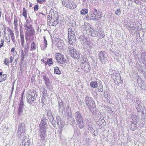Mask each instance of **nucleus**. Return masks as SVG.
<instances>
[{
    "label": "nucleus",
    "mask_w": 146,
    "mask_h": 146,
    "mask_svg": "<svg viewBox=\"0 0 146 146\" xmlns=\"http://www.w3.org/2000/svg\"><path fill=\"white\" fill-rule=\"evenodd\" d=\"M86 106L91 111H92V109H95L96 105L92 99L91 98L88 96H86L85 99Z\"/></svg>",
    "instance_id": "obj_1"
},
{
    "label": "nucleus",
    "mask_w": 146,
    "mask_h": 146,
    "mask_svg": "<svg viewBox=\"0 0 146 146\" xmlns=\"http://www.w3.org/2000/svg\"><path fill=\"white\" fill-rule=\"evenodd\" d=\"M68 39L69 42L70 44H72L75 43L76 41V38L74 32L71 28H69L68 30Z\"/></svg>",
    "instance_id": "obj_2"
},
{
    "label": "nucleus",
    "mask_w": 146,
    "mask_h": 146,
    "mask_svg": "<svg viewBox=\"0 0 146 146\" xmlns=\"http://www.w3.org/2000/svg\"><path fill=\"white\" fill-rule=\"evenodd\" d=\"M62 4L64 6L70 9H73L76 6L75 4L71 0H62Z\"/></svg>",
    "instance_id": "obj_3"
},
{
    "label": "nucleus",
    "mask_w": 146,
    "mask_h": 146,
    "mask_svg": "<svg viewBox=\"0 0 146 146\" xmlns=\"http://www.w3.org/2000/svg\"><path fill=\"white\" fill-rule=\"evenodd\" d=\"M69 49V53L70 56L73 58L78 59L80 57V55L78 52L76 50L73 48L69 46L68 47Z\"/></svg>",
    "instance_id": "obj_4"
},
{
    "label": "nucleus",
    "mask_w": 146,
    "mask_h": 146,
    "mask_svg": "<svg viewBox=\"0 0 146 146\" xmlns=\"http://www.w3.org/2000/svg\"><path fill=\"white\" fill-rule=\"evenodd\" d=\"M46 120V117L43 116L41 119V122L39 124V131H46L47 126Z\"/></svg>",
    "instance_id": "obj_5"
},
{
    "label": "nucleus",
    "mask_w": 146,
    "mask_h": 146,
    "mask_svg": "<svg viewBox=\"0 0 146 146\" xmlns=\"http://www.w3.org/2000/svg\"><path fill=\"white\" fill-rule=\"evenodd\" d=\"M24 27H25V29L26 30H34L32 27L31 19H30V20H26V21L24 24Z\"/></svg>",
    "instance_id": "obj_6"
},
{
    "label": "nucleus",
    "mask_w": 146,
    "mask_h": 146,
    "mask_svg": "<svg viewBox=\"0 0 146 146\" xmlns=\"http://www.w3.org/2000/svg\"><path fill=\"white\" fill-rule=\"evenodd\" d=\"M34 32V30H26L25 31L26 41H29V40L30 38L33 36Z\"/></svg>",
    "instance_id": "obj_7"
},
{
    "label": "nucleus",
    "mask_w": 146,
    "mask_h": 146,
    "mask_svg": "<svg viewBox=\"0 0 146 146\" xmlns=\"http://www.w3.org/2000/svg\"><path fill=\"white\" fill-rule=\"evenodd\" d=\"M91 25L90 24L87 23H84L83 25H82V28L84 31H86V33L88 34L90 30H92V29L91 28Z\"/></svg>",
    "instance_id": "obj_8"
},
{
    "label": "nucleus",
    "mask_w": 146,
    "mask_h": 146,
    "mask_svg": "<svg viewBox=\"0 0 146 146\" xmlns=\"http://www.w3.org/2000/svg\"><path fill=\"white\" fill-rule=\"evenodd\" d=\"M98 56L100 61L102 63L107 56V54L105 51L99 52Z\"/></svg>",
    "instance_id": "obj_9"
},
{
    "label": "nucleus",
    "mask_w": 146,
    "mask_h": 146,
    "mask_svg": "<svg viewBox=\"0 0 146 146\" xmlns=\"http://www.w3.org/2000/svg\"><path fill=\"white\" fill-rule=\"evenodd\" d=\"M74 118L76 122L83 120V117L80 111H77L74 113Z\"/></svg>",
    "instance_id": "obj_10"
},
{
    "label": "nucleus",
    "mask_w": 146,
    "mask_h": 146,
    "mask_svg": "<svg viewBox=\"0 0 146 146\" xmlns=\"http://www.w3.org/2000/svg\"><path fill=\"white\" fill-rule=\"evenodd\" d=\"M25 105L23 103V101L22 98L21 99L20 101L19 106L18 108V114H20V113H22L23 111V108H24Z\"/></svg>",
    "instance_id": "obj_11"
},
{
    "label": "nucleus",
    "mask_w": 146,
    "mask_h": 146,
    "mask_svg": "<svg viewBox=\"0 0 146 146\" xmlns=\"http://www.w3.org/2000/svg\"><path fill=\"white\" fill-rule=\"evenodd\" d=\"M46 131H39V135L41 141H44L46 140Z\"/></svg>",
    "instance_id": "obj_12"
},
{
    "label": "nucleus",
    "mask_w": 146,
    "mask_h": 146,
    "mask_svg": "<svg viewBox=\"0 0 146 146\" xmlns=\"http://www.w3.org/2000/svg\"><path fill=\"white\" fill-rule=\"evenodd\" d=\"M29 41H26V43L25 45L24 44V46H22L23 47H24V52L25 54H27L28 52L29 49V44L30 42H29Z\"/></svg>",
    "instance_id": "obj_13"
},
{
    "label": "nucleus",
    "mask_w": 146,
    "mask_h": 146,
    "mask_svg": "<svg viewBox=\"0 0 146 146\" xmlns=\"http://www.w3.org/2000/svg\"><path fill=\"white\" fill-rule=\"evenodd\" d=\"M56 123L57 124L58 126L60 127H62L63 124L62 123V120L60 117L58 116H57L56 117Z\"/></svg>",
    "instance_id": "obj_14"
},
{
    "label": "nucleus",
    "mask_w": 146,
    "mask_h": 146,
    "mask_svg": "<svg viewBox=\"0 0 146 146\" xmlns=\"http://www.w3.org/2000/svg\"><path fill=\"white\" fill-rule=\"evenodd\" d=\"M136 78L137 79V83L139 84L140 83H142L141 87L143 89H146V84L145 83L143 84L142 82L143 80H141V78L139 77V76H136Z\"/></svg>",
    "instance_id": "obj_15"
},
{
    "label": "nucleus",
    "mask_w": 146,
    "mask_h": 146,
    "mask_svg": "<svg viewBox=\"0 0 146 146\" xmlns=\"http://www.w3.org/2000/svg\"><path fill=\"white\" fill-rule=\"evenodd\" d=\"M93 15L97 17L98 18H100L102 16V14L101 12L100 11H98L95 9H94V11L93 12Z\"/></svg>",
    "instance_id": "obj_16"
},
{
    "label": "nucleus",
    "mask_w": 146,
    "mask_h": 146,
    "mask_svg": "<svg viewBox=\"0 0 146 146\" xmlns=\"http://www.w3.org/2000/svg\"><path fill=\"white\" fill-rule=\"evenodd\" d=\"M90 65L88 63L86 62L82 64V68L85 71L88 72L90 70H89Z\"/></svg>",
    "instance_id": "obj_17"
},
{
    "label": "nucleus",
    "mask_w": 146,
    "mask_h": 146,
    "mask_svg": "<svg viewBox=\"0 0 146 146\" xmlns=\"http://www.w3.org/2000/svg\"><path fill=\"white\" fill-rule=\"evenodd\" d=\"M140 103V101L139 100H136L135 106L138 112L140 111L142 108Z\"/></svg>",
    "instance_id": "obj_18"
},
{
    "label": "nucleus",
    "mask_w": 146,
    "mask_h": 146,
    "mask_svg": "<svg viewBox=\"0 0 146 146\" xmlns=\"http://www.w3.org/2000/svg\"><path fill=\"white\" fill-rule=\"evenodd\" d=\"M90 31L88 35H91L93 37L96 36L98 35V33L99 32L98 31L95 30L94 31L93 29L92 30H90Z\"/></svg>",
    "instance_id": "obj_19"
},
{
    "label": "nucleus",
    "mask_w": 146,
    "mask_h": 146,
    "mask_svg": "<svg viewBox=\"0 0 146 146\" xmlns=\"http://www.w3.org/2000/svg\"><path fill=\"white\" fill-rule=\"evenodd\" d=\"M32 96L30 94H27V101L28 103H29L30 105L33 106V105L31 102V100L32 99Z\"/></svg>",
    "instance_id": "obj_20"
},
{
    "label": "nucleus",
    "mask_w": 146,
    "mask_h": 146,
    "mask_svg": "<svg viewBox=\"0 0 146 146\" xmlns=\"http://www.w3.org/2000/svg\"><path fill=\"white\" fill-rule=\"evenodd\" d=\"M90 85L91 87L93 88H96L98 86V83L96 81H94L91 82Z\"/></svg>",
    "instance_id": "obj_21"
},
{
    "label": "nucleus",
    "mask_w": 146,
    "mask_h": 146,
    "mask_svg": "<svg viewBox=\"0 0 146 146\" xmlns=\"http://www.w3.org/2000/svg\"><path fill=\"white\" fill-rule=\"evenodd\" d=\"M76 122L78 125L79 126L80 129H82L84 128V126L85 124L83 120Z\"/></svg>",
    "instance_id": "obj_22"
},
{
    "label": "nucleus",
    "mask_w": 146,
    "mask_h": 146,
    "mask_svg": "<svg viewBox=\"0 0 146 146\" xmlns=\"http://www.w3.org/2000/svg\"><path fill=\"white\" fill-rule=\"evenodd\" d=\"M43 79L45 81V84L48 87V86L50 84L49 79V78L46 76L44 75L43 76Z\"/></svg>",
    "instance_id": "obj_23"
},
{
    "label": "nucleus",
    "mask_w": 146,
    "mask_h": 146,
    "mask_svg": "<svg viewBox=\"0 0 146 146\" xmlns=\"http://www.w3.org/2000/svg\"><path fill=\"white\" fill-rule=\"evenodd\" d=\"M58 47L61 49L63 48V46L64 44V41L62 40H60L58 41L57 43Z\"/></svg>",
    "instance_id": "obj_24"
},
{
    "label": "nucleus",
    "mask_w": 146,
    "mask_h": 146,
    "mask_svg": "<svg viewBox=\"0 0 146 146\" xmlns=\"http://www.w3.org/2000/svg\"><path fill=\"white\" fill-rule=\"evenodd\" d=\"M47 113L48 117L49 120L52 119L53 118L52 113L50 110H47Z\"/></svg>",
    "instance_id": "obj_25"
},
{
    "label": "nucleus",
    "mask_w": 146,
    "mask_h": 146,
    "mask_svg": "<svg viewBox=\"0 0 146 146\" xmlns=\"http://www.w3.org/2000/svg\"><path fill=\"white\" fill-rule=\"evenodd\" d=\"M88 126L89 129L92 132H94L95 130L93 128L92 123L90 121L88 122Z\"/></svg>",
    "instance_id": "obj_26"
},
{
    "label": "nucleus",
    "mask_w": 146,
    "mask_h": 146,
    "mask_svg": "<svg viewBox=\"0 0 146 146\" xmlns=\"http://www.w3.org/2000/svg\"><path fill=\"white\" fill-rule=\"evenodd\" d=\"M44 46L43 47L41 48V49L43 50H44L45 48L47 47V41L46 40V38L45 36H44Z\"/></svg>",
    "instance_id": "obj_27"
},
{
    "label": "nucleus",
    "mask_w": 146,
    "mask_h": 146,
    "mask_svg": "<svg viewBox=\"0 0 146 146\" xmlns=\"http://www.w3.org/2000/svg\"><path fill=\"white\" fill-rule=\"evenodd\" d=\"M66 61V60L64 58V56L62 55V57H61V58L59 60L58 62L59 63L62 64H63Z\"/></svg>",
    "instance_id": "obj_28"
},
{
    "label": "nucleus",
    "mask_w": 146,
    "mask_h": 146,
    "mask_svg": "<svg viewBox=\"0 0 146 146\" xmlns=\"http://www.w3.org/2000/svg\"><path fill=\"white\" fill-rule=\"evenodd\" d=\"M36 46L35 42H32L31 44V48L30 50L32 51H34L36 49Z\"/></svg>",
    "instance_id": "obj_29"
},
{
    "label": "nucleus",
    "mask_w": 146,
    "mask_h": 146,
    "mask_svg": "<svg viewBox=\"0 0 146 146\" xmlns=\"http://www.w3.org/2000/svg\"><path fill=\"white\" fill-rule=\"evenodd\" d=\"M50 121L52 125H53V126L55 128L56 127V121L54 120V117L52 119H50V120H49Z\"/></svg>",
    "instance_id": "obj_30"
},
{
    "label": "nucleus",
    "mask_w": 146,
    "mask_h": 146,
    "mask_svg": "<svg viewBox=\"0 0 146 146\" xmlns=\"http://www.w3.org/2000/svg\"><path fill=\"white\" fill-rule=\"evenodd\" d=\"M54 72L55 73L57 74H60L61 73V72L59 68L57 66L54 67Z\"/></svg>",
    "instance_id": "obj_31"
},
{
    "label": "nucleus",
    "mask_w": 146,
    "mask_h": 146,
    "mask_svg": "<svg viewBox=\"0 0 146 146\" xmlns=\"http://www.w3.org/2000/svg\"><path fill=\"white\" fill-rule=\"evenodd\" d=\"M46 92L47 91L46 90H45L44 88H43L42 89V99H43V98H44L45 97L46 95Z\"/></svg>",
    "instance_id": "obj_32"
},
{
    "label": "nucleus",
    "mask_w": 146,
    "mask_h": 146,
    "mask_svg": "<svg viewBox=\"0 0 146 146\" xmlns=\"http://www.w3.org/2000/svg\"><path fill=\"white\" fill-rule=\"evenodd\" d=\"M56 15L57 17V19L56 20H55L54 21L52 22V25L53 26H56V25L58 23V14H56Z\"/></svg>",
    "instance_id": "obj_33"
},
{
    "label": "nucleus",
    "mask_w": 146,
    "mask_h": 146,
    "mask_svg": "<svg viewBox=\"0 0 146 146\" xmlns=\"http://www.w3.org/2000/svg\"><path fill=\"white\" fill-rule=\"evenodd\" d=\"M82 15H85L88 12V9H84L80 11Z\"/></svg>",
    "instance_id": "obj_34"
},
{
    "label": "nucleus",
    "mask_w": 146,
    "mask_h": 146,
    "mask_svg": "<svg viewBox=\"0 0 146 146\" xmlns=\"http://www.w3.org/2000/svg\"><path fill=\"white\" fill-rule=\"evenodd\" d=\"M131 118H132V120L133 121H132L133 123V124L134 123H135L136 121L137 118V116L135 115L134 114L132 116Z\"/></svg>",
    "instance_id": "obj_35"
},
{
    "label": "nucleus",
    "mask_w": 146,
    "mask_h": 146,
    "mask_svg": "<svg viewBox=\"0 0 146 146\" xmlns=\"http://www.w3.org/2000/svg\"><path fill=\"white\" fill-rule=\"evenodd\" d=\"M141 59L142 60L146 59V52H143L141 54Z\"/></svg>",
    "instance_id": "obj_36"
},
{
    "label": "nucleus",
    "mask_w": 146,
    "mask_h": 146,
    "mask_svg": "<svg viewBox=\"0 0 146 146\" xmlns=\"http://www.w3.org/2000/svg\"><path fill=\"white\" fill-rule=\"evenodd\" d=\"M24 53H25L24 51L22 50L21 51V62H22L24 61L25 56V54Z\"/></svg>",
    "instance_id": "obj_37"
},
{
    "label": "nucleus",
    "mask_w": 146,
    "mask_h": 146,
    "mask_svg": "<svg viewBox=\"0 0 146 146\" xmlns=\"http://www.w3.org/2000/svg\"><path fill=\"white\" fill-rule=\"evenodd\" d=\"M7 76L6 74H4L0 76L2 82L4 81L7 79Z\"/></svg>",
    "instance_id": "obj_38"
},
{
    "label": "nucleus",
    "mask_w": 146,
    "mask_h": 146,
    "mask_svg": "<svg viewBox=\"0 0 146 146\" xmlns=\"http://www.w3.org/2000/svg\"><path fill=\"white\" fill-rule=\"evenodd\" d=\"M121 11L120 9H118L115 12V14L117 15H119L121 14Z\"/></svg>",
    "instance_id": "obj_39"
},
{
    "label": "nucleus",
    "mask_w": 146,
    "mask_h": 146,
    "mask_svg": "<svg viewBox=\"0 0 146 146\" xmlns=\"http://www.w3.org/2000/svg\"><path fill=\"white\" fill-rule=\"evenodd\" d=\"M121 79V76H120L119 74L116 73L115 75V80H119V79Z\"/></svg>",
    "instance_id": "obj_40"
},
{
    "label": "nucleus",
    "mask_w": 146,
    "mask_h": 146,
    "mask_svg": "<svg viewBox=\"0 0 146 146\" xmlns=\"http://www.w3.org/2000/svg\"><path fill=\"white\" fill-rule=\"evenodd\" d=\"M80 41L82 44H84L86 42H87V39L86 38H85L84 37H82L80 38Z\"/></svg>",
    "instance_id": "obj_41"
},
{
    "label": "nucleus",
    "mask_w": 146,
    "mask_h": 146,
    "mask_svg": "<svg viewBox=\"0 0 146 146\" xmlns=\"http://www.w3.org/2000/svg\"><path fill=\"white\" fill-rule=\"evenodd\" d=\"M18 19L17 17L15 16V17L14 19V24L15 27H17V25H18L17 24Z\"/></svg>",
    "instance_id": "obj_42"
},
{
    "label": "nucleus",
    "mask_w": 146,
    "mask_h": 146,
    "mask_svg": "<svg viewBox=\"0 0 146 146\" xmlns=\"http://www.w3.org/2000/svg\"><path fill=\"white\" fill-rule=\"evenodd\" d=\"M104 119H102H102L100 118L98 121H97L96 123L98 124H99L100 123H101V124H102V123H104Z\"/></svg>",
    "instance_id": "obj_43"
},
{
    "label": "nucleus",
    "mask_w": 146,
    "mask_h": 146,
    "mask_svg": "<svg viewBox=\"0 0 146 146\" xmlns=\"http://www.w3.org/2000/svg\"><path fill=\"white\" fill-rule=\"evenodd\" d=\"M66 113L67 114V118L68 120H70V118L72 117V114L70 111H68V112H66Z\"/></svg>",
    "instance_id": "obj_44"
},
{
    "label": "nucleus",
    "mask_w": 146,
    "mask_h": 146,
    "mask_svg": "<svg viewBox=\"0 0 146 146\" xmlns=\"http://www.w3.org/2000/svg\"><path fill=\"white\" fill-rule=\"evenodd\" d=\"M9 60L7 58H5L4 61L5 64L7 66H8L9 63Z\"/></svg>",
    "instance_id": "obj_45"
},
{
    "label": "nucleus",
    "mask_w": 146,
    "mask_h": 146,
    "mask_svg": "<svg viewBox=\"0 0 146 146\" xmlns=\"http://www.w3.org/2000/svg\"><path fill=\"white\" fill-rule=\"evenodd\" d=\"M62 55L61 54H59L58 55H57L56 56V59L57 62H58L60 59L61 58V57H62Z\"/></svg>",
    "instance_id": "obj_46"
},
{
    "label": "nucleus",
    "mask_w": 146,
    "mask_h": 146,
    "mask_svg": "<svg viewBox=\"0 0 146 146\" xmlns=\"http://www.w3.org/2000/svg\"><path fill=\"white\" fill-rule=\"evenodd\" d=\"M87 47L91 49L92 47V44L90 41H87L86 42Z\"/></svg>",
    "instance_id": "obj_47"
},
{
    "label": "nucleus",
    "mask_w": 146,
    "mask_h": 146,
    "mask_svg": "<svg viewBox=\"0 0 146 146\" xmlns=\"http://www.w3.org/2000/svg\"><path fill=\"white\" fill-rule=\"evenodd\" d=\"M23 124L21 123L19 125L18 130V131H20L22 130L23 128Z\"/></svg>",
    "instance_id": "obj_48"
},
{
    "label": "nucleus",
    "mask_w": 146,
    "mask_h": 146,
    "mask_svg": "<svg viewBox=\"0 0 146 146\" xmlns=\"http://www.w3.org/2000/svg\"><path fill=\"white\" fill-rule=\"evenodd\" d=\"M53 12V10H52V9H51L50 11V13H49V15H48V18H47L48 20L50 21V19L51 18H52V17L50 16V14H51V13ZM51 19H52V18H51Z\"/></svg>",
    "instance_id": "obj_49"
},
{
    "label": "nucleus",
    "mask_w": 146,
    "mask_h": 146,
    "mask_svg": "<svg viewBox=\"0 0 146 146\" xmlns=\"http://www.w3.org/2000/svg\"><path fill=\"white\" fill-rule=\"evenodd\" d=\"M23 16L27 15V10H26L25 8V7L23 8Z\"/></svg>",
    "instance_id": "obj_50"
},
{
    "label": "nucleus",
    "mask_w": 146,
    "mask_h": 146,
    "mask_svg": "<svg viewBox=\"0 0 146 146\" xmlns=\"http://www.w3.org/2000/svg\"><path fill=\"white\" fill-rule=\"evenodd\" d=\"M22 145H23V146H30V145H29V144L26 143V141H23Z\"/></svg>",
    "instance_id": "obj_51"
},
{
    "label": "nucleus",
    "mask_w": 146,
    "mask_h": 146,
    "mask_svg": "<svg viewBox=\"0 0 146 146\" xmlns=\"http://www.w3.org/2000/svg\"><path fill=\"white\" fill-rule=\"evenodd\" d=\"M69 121H70L73 124L75 122V120L72 116L70 118V120H68Z\"/></svg>",
    "instance_id": "obj_52"
},
{
    "label": "nucleus",
    "mask_w": 146,
    "mask_h": 146,
    "mask_svg": "<svg viewBox=\"0 0 146 146\" xmlns=\"http://www.w3.org/2000/svg\"><path fill=\"white\" fill-rule=\"evenodd\" d=\"M64 103L62 102V100H60L58 101V105H59L61 107L63 106H64Z\"/></svg>",
    "instance_id": "obj_53"
},
{
    "label": "nucleus",
    "mask_w": 146,
    "mask_h": 146,
    "mask_svg": "<svg viewBox=\"0 0 146 146\" xmlns=\"http://www.w3.org/2000/svg\"><path fill=\"white\" fill-rule=\"evenodd\" d=\"M114 81L115 84H118L119 83H121L122 80L121 79L119 80H114Z\"/></svg>",
    "instance_id": "obj_54"
},
{
    "label": "nucleus",
    "mask_w": 146,
    "mask_h": 146,
    "mask_svg": "<svg viewBox=\"0 0 146 146\" xmlns=\"http://www.w3.org/2000/svg\"><path fill=\"white\" fill-rule=\"evenodd\" d=\"M41 61L42 62L44 63H45L46 65H47L48 62L47 58L46 59H45L44 60L43 59H41Z\"/></svg>",
    "instance_id": "obj_55"
},
{
    "label": "nucleus",
    "mask_w": 146,
    "mask_h": 146,
    "mask_svg": "<svg viewBox=\"0 0 146 146\" xmlns=\"http://www.w3.org/2000/svg\"><path fill=\"white\" fill-rule=\"evenodd\" d=\"M9 33L10 34L11 37L14 36V34L13 31L10 28L9 29Z\"/></svg>",
    "instance_id": "obj_56"
},
{
    "label": "nucleus",
    "mask_w": 146,
    "mask_h": 146,
    "mask_svg": "<svg viewBox=\"0 0 146 146\" xmlns=\"http://www.w3.org/2000/svg\"><path fill=\"white\" fill-rule=\"evenodd\" d=\"M38 5H35L34 7V9L35 11H37L38 9Z\"/></svg>",
    "instance_id": "obj_57"
},
{
    "label": "nucleus",
    "mask_w": 146,
    "mask_h": 146,
    "mask_svg": "<svg viewBox=\"0 0 146 146\" xmlns=\"http://www.w3.org/2000/svg\"><path fill=\"white\" fill-rule=\"evenodd\" d=\"M141 0H130L131 1L135 2L136 3L138 4L139 3V1Z\"/></svg>",
    "instance_id": "obj_58"
},
{
    "label": "nucleus",
    "mask_w": 146,
    "mask_h": 146,
    "mask_svg": "<svg viewBox=\"0 0 146 146\" xmlns=\"http://www.w3.org/2000/svg\"><path fill=\"white\" fill-rule=\"evenodd\" d=\"M21 45L22 46H24V44L25 43V39H21Z\"/></svg>",
    "instance_id": "obj_59"
},
{
    "label": "nucleus",
    "mask_w": 146,
    "mask_h": 146,
    "mask_svg": "<svg viewBox=\"0 0 146 146\" xmlns=\"http://www.w3.org/2000/svg\"><path fill=\"white\" fill-rule=\"evenodd\" d=\"M12 40L14 43L15 42V36H12L11 37Z\"/></svg>",
    "instance_id": "obj_60"
},
{
    "label": "nucleus",
    "mask_w": 146,
    "mask_h": 146,
    "mask_svg": "<svg viewBox=\"0 0 146 146\" xmlns=\"http://www.w3.org/2000/svg\"><path fill=\"white\" fill-rule=\"evenodd\" d=\"M104 97L107 100H109V99H110V98L108 97V94H107V95H106L105 94Z\"/></svg>",
    "instance_id": "obj_61"
},
{
    "label": "nucleus",
    "mask_w": 146,
    "mask_h": 146,
    "mask_svg": "<svg viewBox=\"0 0 146 146\" xmlns=\"http://www.w3.org/2000/svg\"><path fill=\"white\" fill-rule=\"evenodd\" d=\"M10 63H12L13 60V57L12 56H11L10 57Z\"/></svg>",
    "instance_id": "obj_62"
},
{
    "label": "nucleus",
    "mask_w": 146,
    "mask_h": 146,
    "mask_svg": "<svg viewBox=\"0 0 146 146\" xmlns=\"http://www.w3.org/2000/svg\"><path fill=\"white\" fill-rule=\"evenodd\" d=\"M20 34H23V29L22 28H20Z\"/></svg>",
    "instance_id": "obj_63"
},
{
    "label": "nucleus",
    "mask_w": 146,
    "mask_h": 146,
    "mask_svg": "<svg viewBox=\"0 0 146 146\" xmlns=\"http://www.w3.org/2000/svg\"><path fill=\"white\" fill-rule=\"evenodd\" d=\"M21 39H24V36L23 34H20Z\"/></svg>",
    "instance_id": "obj_64"
}]
</instances>
